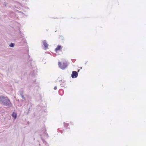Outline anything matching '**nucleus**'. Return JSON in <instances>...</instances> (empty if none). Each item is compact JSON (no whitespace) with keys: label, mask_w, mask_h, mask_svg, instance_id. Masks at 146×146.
I'll return each instance as SVG.
<instances>
[{"label":"nucleus","mask_w":146,"mask_h":146,"mask_svg":"<svg viewBox=\"0 0 146 146\" xmlns=\"http://www.w3.org/2000/svg\"><path fill=\"white\" fill-rule=\"evenodd\" d=\"M58 65L59 67L62 69H65L67 66V64L64 62L62 63L60 62H59Z\"/></svg>","instance_id":"nucleus-1"},{"label":"nucleus","mask_w":146,"mask_h":146,"mask_svg":"<svg viewBox=\"0 0 146 146\" xmlns=\"http://www.w3.org/2000/svg\"><path fill=\"white\" fill-rule=\"evenodd\" d=\"M54 88L55 90H56L57 89V87L56 86H55L54 87Z\"/></svg>","instance_id":"nucleus-8"},{"label":"nucleus","mask_w":146,"mask_h":146,"mask_svg":"<svg viewBox=\"0 0 146 146\" xmlns=\"http://www.w3.org/2000/svg\"><path fill=\"white\" fill-rule=\"evenodd\" d=\"M12 116L14 117L15 119L17 117V114L13 112L12 114Z\"/></svg>","instance_id":"nucleus-5"},{"label":"nucleus","mask_w":146,"mask_h":146,"mask_svg":"<svg viewBox=\"0 0 146 146\" xmlns=\"http://www.w3.org/2000/svg\"><path fill=\"white\" fill-rule=\"evenodd\" d=\"M14 44H13V43H11L10 45H9V46L11 47H13V46H14Z\"/></svg>","instance_id":"nucleus-6"},{"label":"nucleus","mask_w":146,"mask_h":146,"mask_svg":"<svg viewBox=\"0 0 146 146\" xmlns=\"http://www.w3.org/2000/svg\"><path fill=\"white\" fill-rule=\"evenodd\" d=\"M62 47L61 46L58 45L57 47L55 49V50L56 52H57L58 50H61Z\"/></svg>","instance_id":"nucleus-3"},{"label":"nucleus","mask_w":146,"mask_h":146,"mask_svg":"<svg viewBox=\"0 0 146 146\" xmlns=\"http://www.w3.org/2000/svg\"><path fill=\"white\" fill-rule=\"evenodd\" d=\"M4 105H6V104H4Z\"/></svg>","instance_id":"nucleus-9"},{"label":"nucleus","mask_w":146,"mask_h":146,"mask_svg":"<svg viewBox=\"0 0 146 146\" xmlns=\"http://www.w3.org/2000/svg\"><path fill=\"white\" fill-rule=\"evenodd\" d=\"M60 37L61 39H62V40H63L64 39V38L63 36H60Z\"/></svg>","instance_id":"nucleus-7"},{"label":"nucleus","mask_w":146,"mask_h":146,"mask_svg":"<svg viewBox=\"0 0 146 146\" xmlns=\"http://www.w3.org/2000/svg\"><path fill=\"white\" fill-rule=\"evenodd\" d=\"M78 75L77 72L75 71H73L72 72V74L71 75V76L72 78H76Z\"/></svg>","instance_id":"nucleus-2"},{"label":"nucleus","mask_w":146,"mask_h":146,"mask_svg":"<svg viewBox=\"0 0 146 146\" xmlns=\"http://www.w3.org/2000/svg\"><path fill=\"white\" fill-rule=\"evenodd\" d=\"M7 101H9V100H7Z\"/></svg>","instance_id":"nucleus-10"},{"label":"nucleus","mask_w":146,"mask_h":146,"mask_svg":"<svg viewBox=\"0 0 146 146\" xmlns=\"http://www.w3.org/2000/svg\"><path fill=\"white\" fill-rule=\"evenodd\" d=\"M43 44L45 47V49H47L48 48V44L46 43L45 40H44L43 41Z\"/></svg>","instance_id":"nucleus-4"}]
</instances>
